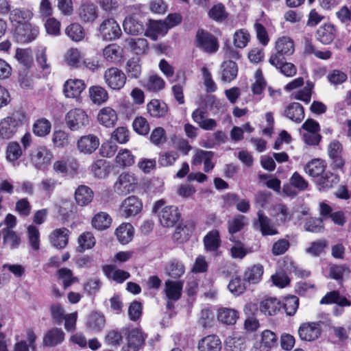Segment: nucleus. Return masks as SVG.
Returning a JSON list of instances; mask_svg holds the SVG:
<instances>
[{"label":"nucleus","mask_w":351,"mask_h":351,"mask_svg":"<svg viewBox=\"0 0 351 351\" xmlns=\"http://www.w3.org/2000/svg\"><path fill=\"white\" fill-rule=\"evenodd\" d=\"M79 246L77 251L83 252L85 250L91 249L95 245V239L90 232H86L80 235L78 238Z\"/></svg>","instance_id":"50"},{"label":"nucleus","mask_w":351,"mask_h":351,"mask_svg":"<svg viewBox=\"0 0 351 351\" xmlns=\"http://www.w3.org/2000/svg\"><path fill=\"white\" fill-rule=\"evenodd\" d=\"M168 30L164 21H151L147 30V35L153 40H156L158 35H164Z\"/></svg>","instance_id":"40"},{"label":"nucleus","mask_w":351,"mask_h":351,"mask_svg":"<svg viewBox=\"0 0 351 351\" xmlns=\"http://www.w3.org/2000/svg\"><path fill=\"white\" fill-rule=\"evenodd\" d=\"M299 305V299L295 295L287 296L285 298L284 309L287 315H293Z\"/></svg>","instance_id":"62"},{"label":"nucleus","mask_w":351,"mask_h":351,"mask_svg":"<svg viewBox=\"0 0 351 351\" xmlns=\"http://www.w3.org/2000/svg\"><path fill=\"white\" fill-rule=\"evenodd\" d=\"M207 111L204 108H198L192 113V119L202 129L204 130H214L217 123L213 119H207Z\"/></svg>","instance_id":"14"},{"label":"nucleus","mask_w":351,"mask_h":351,"mask_svg":"<svg viewBox=\"0 0 351 351\" xmlns=\"http://www.w3.org/2000/svg\"><path fill=\"white\" fill-rule=\"evenodd\" d=\"M99 145V140L93 134L82 136L77 143V149L85 154H91Z\"/></svg>","instance_id":"15"},{"label":"nucleus","mask_w":351,"mask_h":351,"mask_svg":"<svg viewBox=\"0 0 351 351\" xmlns=\"http://www.w3.org/2000/svg\"><path fill=\"white\" fill-rule=\"evenodd\" d=\"M83 80L70 79L66 81L64 85V93L66 97L77 98L85 88Z\"/></svg>","instance_id":"21"},{"label":"nucleus","mask_w":351,"mask_h":351,"mask_svg":"<svg viewBox=\"0 0 351 351\" xmlns=\"http://www.w3.org/2000/svg\"><path fill=\"white\" fill-rule=\"evenodd\" d=\"M198 348L199 351H219L221 341L216 335H208L199 341Z\"/></svg>","instance_id":"34"},{"label":"nucleus","mask_w":351,"mask_h":351,"mask_svg":"<svg viewBox=\"0 0 351 351\" xmlns=\"http://www.w3.org/2000/svg\"><path fill=\"white\" fill-rule=\"evenodd\" d=\"M250 36L245 29H239L234 34V45L237 48H244L250 40Z\"/></svg>","instance_id":"61"},{"label":"nucleus","mask_w":351,"mask_h":351,"mask_svg":"<svg viewBox=\"0 0 351 351\" xmlns=\"http://www.w3.org/2000/svg\"><path fill=\"white\" fill-rule=\"evenodd\" d=\"M142 209V204L135 196L126 198L121 206L120 212L122 216L128 217L138 214Z\"/></svg>","instance_id":"18"},{"label":"nucleus","mask_w":351,"mask_h":351,"mask_svg":"<svg viewBox=\"0 0 351 351\" xmlns=\"http://www.w3.org/2000/svg\"><path fill=\"white\" fill-rule=\"evenodd\" d=\"M104 77L108 86L113 90L121 89L126 82L125 73L114 67L108 69L104 73Z\"/></svg>","instance_id":"8"},{"label":"nucleus","mask_w":351,"mask_h":351,"mask_svg":"<svg viewBox=\"0 0 351 351\" xmlns=\"http://www.w3.org/2000/svg\"><path fill=\"white\" fill-rule=\"evenodd\" d=\"M126 73L130 78L137 79L141 73V66L138 58H131L126 64Z\"/></svg>","instance_id":"55"},{"label":"nucleus","mask_w":351,"mask_h":351,"mask_svg":"<svg viewBox=\"0 0 351 351\" xmlns=\"http://www.w3.org/2000/svg\"><path fill=\"white\" fill-rule=\"evenodd\" d=\"M105 318L104 316L98 313H93L90 315L87 326L88 327L95 332L100 331L104 326Z\"/></svg>","instance_id":"51"},{"label":"nucleus","mask_w":351,"mask_h":351,"mask_svg":"<svg viewBox=\"0 0 351 351\" xmlns=\"http://www.w3.org/2000/svg\"><path fill=\"white\" fill-rule=\"evenodd\" d=\"M326 164L324 160L315 158L304 166V171L308 176L313 178L315 182L316 178H318L326 171Z\"/></svg>","instance_id":"22"},{"label":"nucleus","mask_w":351,"mask_h":351,"mask_svg":"<svg viewBox=\"0 0 351 351\" xmlns=\"http://www.w3.org/2000/svg\"><path fill=\"white\" fill-rule=\"evenodd\" d=\"M257 219L253 221L254 228L259 230L263 236L276 235L278 231L275 227L271 219L265 215L264 212L259 210L257 213Z\"/></svg>","instance_id":"7"},{"label":"nucleus","mask_w":351,"mask_h":351,"mask_svg":"<svg viewBox=\"0 0 351 351\" xmlns=\"http://www.w3.org/2000/svg\"><path fill=\"white\" fill-rule=\"evenodd\" d=\"M103 271L108 278H111L119 283L123 282L130 277V274L128 271L116 269L114 266L111 265L104 266Z\"/></svg>","instance_id":"38"},{"label":"nucleus","mask_w":351,"mask_h":351,"mask_svg":"<svg viewBox=\"0 0 351 351\" xmlns=\"http://www.w3.org/2000/svg\"><path fill=\"white\" fill-rule=\"evenodd\" d=\"M69 236L68 229L65 228L56 229L49 235L50 243L58 249L64 248L68 243Z\"/></svg>","instance_id":"23"},{"label":"nucleus","mask_w":351,"mask_h":351,"mask_svg":"<svg viewBox=\"0 0 351 351\" xmlns=\"http://www.w3.org/2000/svg\"><path fill=\"white\" fill-rule=\"evenodd\" d=\"M124 32L128 34L138 35L144 32V25L142 22L134 16H127L123 23Z\"/></svg>","instance_id":"30"},{"label":"nucleus","mask_w":351,"mask_h":351,"mask_svg":"<svg viewBox=\"0 0 351 351\" xmlns=\"http://www.w3.org/2000/svg\"><path fill=\"white\" fill-rule=\"evenodd\" d=\"M339 182V176L331 171H325L314 182L320 191H326L333 188Z\"/></svg>","instance_id":"19"},{"label":"nucleus","mask_w":351,"mask_h":351,"mask_svg":"<svg viewBox=\"0 0 351 351\" xmlns=\"http://www.w3.org/2000/svg\"><path fill=\"white\" fill-rule=\"evenodd\" d=\"M51 123L42 119L36 121L33 125V132L38 136H45L50 132Z\"/></svg>","instance_id":"57"},{"label":"nucleus","mask_w":351,"mask_h":351,"mask_svg":"<svg viewBox=\"0 0 351 351\" xmlns=\"http://www.w3.org/2000/svg\"><path fill=\"white\" fill-rule=\"evenodd\" d=\"M101 286V282L99 279L93 278L88 279L83 285L84 292L88 295H94L99 291Z\"/></svg>","instance_id":"64"},{"label":"nucleus","mask_w":351,"mask_h":351,"mask_svg":"<svg viewBox=\"0 0 351 351\" xmlns=\"http://www.w3.org/2000/svg\"><path fill=\"white\" fill-rule=\"evenodd\" d=\"M238 318L237 311L231 308H223L219 309L217 314V319L219 322L226 325H233Z\"/></svg>","instance_id":"45"},{"label":"nucleus","mask_w":351,"mask_h":351,"mask_svg":"<svg viewBox=\"0 0 351 351\" xmlns=\"http://www.w3.org/2000/svg\"><path fill=\"white\" fill-rule=\"evenodd\" d=\"M22 121L23 115L18 112L3 119L0 121V138L5 140L12 138Z\"/></svg>","instance_id":"3"},{"label":"nucleus","mask_w":351,"mask_h":351,"mask_svg":"<svg viewBox=\"0 0 351 351\" xmlns=\"http://www.w3.org/2000/svg\"><path fill=\"white\" fill-rule=\"evenodd\" d=\"M28 241L30 247L34 250H38L40 248V232L38 229L33 226H29L27 228Z\"/></svg>","instance_id":"58"},{"label":"nucleus","mask_w":351,"mask_h":351,"mask_svg":"<svg viewBox=\"0 0 351 351\" xmlns=\"http://www.w3.org/2000/svg\"><path fill=\"white\" fill-rule=\"evenodd\" d=\"M67 127L73 131L80 130L89 124V119L86 112L80 108L69 110L66 115Z\"/></svg>","instance_id":"4"},{"label":"nucleus","mask_w":351,"mask_h":351,"mask_svg":"<svg viewBox=\"0 0 351 351\" xmlns=\"http://www.w3.org/2000/svg\"><path fill=\"white\" fill-rule=\"evenodd\" d=\"M122 332L127 334V343L129 345L135 346L140 349L144 344L146 335L139 328H132L127 332L126 329H123Z\"/></svg>","instance_id":"28"},{"label":"nucleus","mask_w":351,"mask_h":351,"mask_svg":"<svg viewBox=\"0 0 351 351\" xmlns=\"http://www.w3.org/2000/svg\"><path fill=\"white\" fill-rule=\"evenodd\" d=\"M116 162L117 164L123 167L132 165L134 162V156L128 149L120 150L116 156Z\"/></svg>","instance_id":"63"},{"label":"nucleus","mask_w":351,"mask_h":351,"mask_svg":"<svg viewBox=\"0 0 351 351\" xmlns=\"http://www.w3.org/2000/svg\"><path fill=\"white\" fill-rule=\"evenodd\" d=\"M65 33L72 40L75 42L82 40L85 36V32L83 27L77 23L69 25L66 28Z\"/></svg>","instance_id":"49"},{"label":"nucleus","mask_w":351,"mask_h":351,"mask_svg":"<svg viewBox=\"0 0 351 351\" xmlns=\"http://www.w3.org/2000/svg\"><path fill=\"white\" fill-rule=\"evenodd\" d=\"M128 45L136 54H142L148 49V43L145 38H130Z\"/></svg>","instance_id":"54"},{"label":"nucleus","mask_w":351,"mask_h":351,"mask_svg":"<svg viewBox=\"0 0 351 351\" xmlns=\"http://www.w3.org/2000/svg\"><path fill=\"white\" fill-rule=\"evenodd\" d=\"M112 223V218L105 212L96 214L92 219L93 226L98 230H104L108 228Z\"/></svg>","instance_id":"43"},{"label":"nucleus","mask_w":351,"mask_h":351,"mask_svg":"<svg viewBox=\"0 0 351 351\" xmlns=\"http://www.w3.org/2000/svg\"><path fill=\"white\" fill-rule=\"evenodd\" d=\"M23 154L20 144L16 141L8 143L5 149V158L8 161L14 162L17 160Z\"/></svg>","instance_id":"47"},{"label":"nucleus","mask_w":351,"mask_h":351,"mask_svg":"<svg viewBox=\"0 0 351 351\" xmlns=\"http://www.w3.org/2000/svg\"><path fill=\"white\" fill-rule=\"evenodd\" d=\"M89 95L93 103L97 105L104 104L108 99V92L104 88L99 86L90 87Z\"/></svg>","instance_id":"42"},{"label":"nucleus","mask_w":351,"mask_h":351,"mask_svg":"<svg viewBox=\"0 0 351 351\" xmlns=\"http://www.w3.org/2000/svg\"><path fill=\"white\" fill-rule=\"evenodd\" d=\"M321 304H337L340 306H350L351 302L344 296H341L338 291H331L326 293L320 301Z\"/></svg>","instance_id":"41"},{"label":"nucleus","mask_w":351,"mask_h":351,"mask_svg":"<svg viewBox=\"0 0 351 351\" xmlns=\"http://www.w3.org/2000/svg\"><path fill=\"white\" fill-rule=\"evenodd\" d=\"M52 158L53 154L47 147L40 146L32 152L31 161L36 169L43 170L50 164Z\"/></svg>","instance_id":"10"},{"label":"nucleus","mask_w":351,"mask_h":351,"mask_svg":"<svg viewBox=\"0 0 351 351\" xmlns=\"http://www.w3.org/2000/svg\"><path fill=\"white\" fill-rule=\"evenodd\" d=\"M79 165L75 160L66 161L64 160H58L54 162L53 169L56 173L63 176H74L77 174Z\"/></svg>","instance_id":"16"},{"label":"nucleus","mask_w":351,"mask_h":351,"mask_svg":"<svg viewBox=\"0 0 351 351\" xmlns=\"http://www.w3.org/2000/svg\"><path fill=\"white\" fill-rule=\"evenodd\" d=\"M195 46L201 51L211 54L219 47L217 38L203 29H199L195 34Z\"/></svg>","instance_id":"1"},{"label":"nucleus","mask_w":351,"mask_h":351,"mask_svg":"<svg viewBox=\"0 0 351 351\" xmlns=\"http://www.w3.org/2000/svg\"><path fill=\"white\" fill-rule=\"evenodd\" d=\"M271 215L276 218L278 223H285L291 219L289 208L282 204L274 206Z\"/></svg>","instance_id":"44"},{"label":"nucleus","mask_w":351,"mask_h":351,"mask_svg":"<svg viewBox=\"0 0 351 351\" xmlns=\"http://www.w3.org/2000/svg\"><path fill=\"white\" fill-rule=\"evenodd\" d=\"M97 6L90 2L82 3L77 10V14L83 23H92L98 16Z\"/></svg>","instance_id":"20"},{"label":"nucleus","mask_w":351,"mask_h":351,"mask_svg":"<svg viewBox=\"0 0 351 351\" xmlns=\"http://www.w3.org/2000/svg\"><path fill=\"white\" fill-rule=\"evenodd\" d=\"M97 119L105 127H112L117 121V114L114 109L105 107L99 110Z\"/></svg>","instance_id":"29"},{"label":"nucleus","mask_w":351,"mask_h":351,"mask_svg":"<svg viewBox=\"0 0 351 351\" xmlns=\"http://www.w3.org/2000/svg\"><path fill=\"white\" fill-rule=\"evenodd\" d=\"M39 34L38 27L29 23L18 25L15 28L14 38L17 43H28L36 39Z\"/></svg>","instance_id":"5"},{"label":"nucleus","mask_w":351,"mask_h":351,"mask_svg":"<svg viewBox=\"0 0 351 351\" xmlns=\"http://www.w3.org/2000/svg\"><path fill=\"white\" fill-rule=\"evenodd\" d=\"M246 224L247 218L243 215H238L228 221V232L230 234H234L241 231Z\"/></svg>","instance_id":"53"},{"label":"nucleus","mask_w":351,"mask_h":351,"mask_svg":"<svg viewBox=\"0 0 351 351\" xmlns=\"http://www.w3.org/2000/svg\"><path fill=\"white\" fill-rule=\"evenodd\" d=\"M3 244L8 245L10 249L17 248L21 243L20 237L14 230L9 228L2 229Z\"/></svg>","instance_id":"46"},{"label":"nucleus","mask_w":351,"mask_h":351,"mask_svg":"<svg viewBox=\"0 0 351 351\" xmlns=\"http://www.w3.org/2000/svg\"><path fill=\"white\" fill-rule=\"evenodd\" d=\"M136 184V180L132 174L121 173L114 183V189L119 195H125L132 192Z\"/></svg>","instance_id":"11"},{"label":"nucleus","mask_w":351,"mask_h":351,"mask_svg":"<svg viewBox=\"0 0 351 351\" xmlns=\"http://www.w3.org/2000/svg\"><path fill=\"white\" fill-rule=\"evenodd\" d=\"M263 274V267L260 265H254L246 269L243 274V280L250 283H258Z\"/></svg>","instance_id":"36"},{"label":"nucleus","mask_w":351,"mask_h":351,"mask_svg":"<svg viewBox=\"0 0 351 351\" xmlns=\"http://www.w3.org/2000/svg\"><path fill=\"white\" fill-rule=\"evenodd\" d=\"M204 243L205 247L208 251H216L221 244L219 232L217 230H212L209 232L205 236Z\"/></svg>","instance_id":"48"},{"label":"nucleus","mask_w":351,"mask_h":351,"mask_svg":"<svg viewBox=\"0 0 351 351\" xmlns=\"http://www.w3.org/2000/svg\"><path fill=\"white\" fill-rule=\"evenodd\" d=\"M158 217L162 226L173 227L179 220L180 213L176 206H169L162 208Z\"/></svg>","instance_id":"13"},{"label":"nucleus","mask_w":351,"mask_h":351,"mask_svg":"<svg viewBox=\"0 0 351 351\" xmlns=\"http://www.w3.org/2000/svg\"><path fill=\"white\" fill-rule=\"evenodd\" d=\"M284 59L285 58L279 59V62L278 64L272 65L279 69L280 73L287 77H292L295 75L297 72L296 66L291 62H285Z\"/></svg>","instance_id":"60"},{"label":"nucleus","mask_w":351,"mask_h":351,"mask_svg":"<svg viewBox=\"0 0 351 351\" xmlns=\"http://www.w3.org/2000/svg\"><path fill=\"white\" fill-rule=\"evenodd\" d=\"M115 234L120 243L127 244L133 237V226L130 223H123L116 229Z\"/></svg>","instance_id":"37"},{"label":"nucleus","mask_w":351,"mask_h":351,"mask_svg":"<svg viewBox=\"0 0 351 351\" xmlns=\"http://www.w3.org/2000/svg\"><path fill=\"white\" fill-rule=\"evenodd\" d=\"M184 286V281L182 280H167L165 282L164 292L167 300L178 301L181 295Z\"/></svg>","instance_id":"17"},{"label":"nucleus","mask_w":351,"mask_h":351,"mask_svg":"<svg viewBox=\"0 0 351 351\" xmlns=\"http://www.w3.org/2000/svg\"><path fill=\"white\" fill-rule=\"evenodd\" d=\"M142 85L147 90L156 93L165 88V82L159 75L152 74L142 81Z\"/></svg>","instance_id":"32"},{"label":"nucleus","mask_w":351,"mask_h":351,"mask_svg":"<svg viewBox=\"0 0 351 351\" xmlns=\"http://www.w3.org/2000/svg\"><path fill=\"white\" fill-rule=\"evenodd\" d=\"M149 114L155 118L164 117L168 111L167 104L158 99L151 100L147 105Z\"/></svg>","instance_id":"31"},{"label":"nucleus","mask_w":351,"mask_h":351,"mask_svg":"<svg viewBox=\"0 0 351 351\" xmlns=\"http://www.w3.org/2000/svg\"><path fill=\"white\" fill-rule=\"evenodd\" d=\"M221 81L230 82L236 78L238 73V66L236 62L228 60L223 62L221 65Z\"/></svg>","instance_id":"35"},{"label":"nucleus","mask_w":351,"mask_h":351,"mask_svg":"<svg viewBox=\"0 0 351 351\" xmlns=\"http://www.w3.org/2000/svg\"><path fill=\"white\" fill-rule=\"evenodd\" d=\"M336 36V29L330 23L324 24L320 26L316 32L317 39L324 45L331 43Z\"/></svg>","instance_id":"24"},{"label":"nucleus","mask_w":351,"mask_h":351,"mask_svg":"<svg viewBox=\"0 0 351 351\" xmlns=\"http://www.w3.org/2000/svg\"><path fill=\"white\" fill-rule=\"evenodd\" d=\"M64 332L62 329L53 328L45 335L43 345L47 347L56 346L64 341Z\"/></svg>","instance_id":"27"},{"label":"nucleus","mask_w":351,"mask_h":351,"mask_svg":"<svg viewBox=\"0 0 351 351\" xmlns=\"http://www.w3.org/2000/svg\"><path fill=\"white\" fill-rule=\"evenodd\" d=\"M165 274L173 279L179 280L184 274L185 267L183 263L176 259L169 261L165 269Z\"/></svg>","instance_id":"33"},{"label":"nucleus","mask_w":351,"mask_h":351,"mask_svg":"<svg viewBox=\"0 0 351 351\" xmlns=\"http://www.w3.org/2000/svg\"><path fill=\"white\" fill-rule=\"evenodd\" d=\"M210 18L217 22L224 21L228 16L225 6L222 3L215 5L208 12Z\"/></svg>","instance_id":"56"},{"label":"nucleus","mask_w":351,"mask_h":351,"mask_svg":"<svg viewBox=\"0 0 351 351\" xmlns=\"http://www.w3.org/2000/svg\"><path fill=\"white\" fill-rule=\"evenodd\" d=\"M99 32L103 38L107 40L117 39L121 35L120 26L113 19H105L100 25Z\"/></svg>","instance_id":"12"},{"label":"nucleus","mask_w":351,"mask_h":351,"mask_svg":"<svg viewBox=\"0 0 351 351\" xmlns=\"http://www.w3.org/2000/svg\"><path fill=\"white\" fill-rule=\"evenodd\" d=\"M281 308V304L276 298H267L263 300L260 304L261 311L267 315H274Z\"/></svg>","instance_id":"39"},{"label":"nucleus","mask_w":351,"mask_h":351,"mask_svg":"<svg viewBox=\"0 0 351 351\" xmlns=\"http://www.w3.org/2000/svg\"><path fill=\"white\" fill-rule=\"evenodd\" d=\"M93 198V190L86 185H80L75 191V199L77 205L84 206L89 204Z\"/></svg>","instance_id":"26"},{"label":"nucleus","mask_w":351,"mask_h":351,"mask_svg":"<svg viewBox=\"0 0 351 351\" xmlns=\"http://www.w3.org/2000/svg\"><path fill=\"white\" fill-rule=\"evenodd\" d=\"M15 58L26 67H29L32 63V53L30 49L18 48L16 51Z\"/></svg>","instance_id":"59"},{"label":"nucleus","mask_w":351,"mask_h":351,"mask_svg":"<svg viewBox=\"0 0 351 351\" xmlns=\"http://www.w3.org/2000/svg\"><path fill=\"white\" fill-rule=\"evenodd\" d=\"M283 115L292 121L300 123L304 118V108L300 103H291L285 110Z\"/></svg>","instance_id":"25"},{"label":"nucleus","mask_w":351,"mask_h":351,"mask_svg":"<svg viewBox=\"0 0 351 351\" xmlns=\"http://www.w3.org/2000/svg\"><path fill=\"white\" fill-rule=\"evenodd\" d=\"M276 53L271 56L269 62L271 64H278V60L285 56H290L294 51L293 40L289 37H282L276 43Z\"/></svg>","instance_id":"6"},{"label":"nucleus","mask_w":351,"mask_h":351,"mask_svg":"<svg viewBox=\"0 0 351 351\" xmlns=\"http://www.w3.org/2000/svg\"><path fill=\"white\" fill-rule=\"evenodd\" d=\"M322 334L321 322H305L298 328V335L301 340L313 341Z\"/></svg>","instance_id":"9"},{"label":"nucleus","mask_w":351,"mask_h":351,"mask_svg":"<svg viewBox=\"0 0 351 351\" xmlns=\"http://www.w3.org/2000/svg\"><path fill=\"white\" fill-rule=\"evenodd\" d=\"M103 55L107 61L116 62L121 58L120 47L116 44L108 45L104 48Z\"/></svg>","instance_id":"52"},{"label":"nucleus","mask_w":351,"mask_h":351,"mask_svg":"<svg viewBox=\"0 0 351 351\" xmlns=\"http://www.w3.org/2000/svg\"><path fill=\"white\" fill-rule=\"evenodd\" d=\"M330 166L333 171H343L346 160L343 157V147L338 140L331 141L327 147Z\"/></svg>","instance_id":"2"}]
</instances>
